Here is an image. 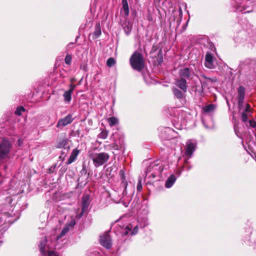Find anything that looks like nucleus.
<instances>
[{
	"instance_id": "f257e3e1",
	"label": "nucleus",
	"mask_w": 256,
	"mask_h": 256,
	"mask_svg": "<svg viewBox=\"0 0 256 256\" xmlns=\"http://www.w3.org/2000/svg\"><path fill=\"white\" fill-rule=\"evenodd\" d=\"M132 68L138 72H140L144 67V62L142 55L137 52H134L130 59Z\"/></svg>"
},
{
	"instance_id": "f03ea898",
	"label": "nucleus",
	"mask_w": 256,
	"mask_h": 256,
	"mask_svg": "<svg viewBox=\"0 0 256 256\" xmlns=\"http://www.w3.org/2000/svg\"><path fill=\"white\" fill-rule=\"evenodd\" d=\"M90 158L92 159L96 167L102 166L110 158V156L106 152L92 154Z\"/></svg>"
},
{
	"instance_id": "7ed1b4c3",
	"label": "nucleus",
	"mask_w": 256,
	"mask_h": 256,
	"mask_svg": "<svg viewBox=\"0 0 256 256\" xmlns=\"http://www.w3.org/2000/svg\"><path fill=\"white\" fill-rule=\"evenodd\" d=\"M11 148L10 142L7 140H4L0 144V163L6 158Z\"/></svg>"
},
{
	"instance_id": "20e7f679",
	"label": "nucleus",
	"mask_w": 256,
	"mask_h": 256,
	"mask_svg": "<svg viewBox=\"0 0 256 256\" xmlns=\"http://www.w3.org/2000/svg\"><path fill=\"white\" fill-rule=\"evenodd\" d=\"M178 75L180 78L192 80L194 78L195 74L192 70L186 67L179 70Z\"/></svg>"
},
{
	"instance_id": "39448f33",
	"label": "nucleus",
	"mask_w": 256,
	"mask_h": 256,
	"mask_svg": "<svg viewBox=\"0 0 256 256\" xmlns=\"http://www.w3.org/2000/svg\"><path fill=\"white\" fill-rule=\"evenodd\" d=\"M100 244L107 249H110L112 246V239L110 234H106L100 236Z\"/></svg>"
},
{
	"instance_id": "423d86ee",
	"label": "nucleus",
	"mask_w": 256,
	"mask_h": 256,
	"mask_svg": "<svg viewBox=\"0 0 256 256\" xmlns=\"http://www.w3.org/2000/svg\"><path fill=\"white\" fill-rule=\"evenodd\" d=\"M157 50V46H153L150 54L152 55V57H155L156 58L158 64H161L163 62L162 51V49H159L158 53L156 54L157 56L154 55Z\"/></svg>"
},
{
	"instance_id": "0eeeda50",
	"label": "nucleus",
	"mask_w": 256,
	"mask_h": 256,
	"mask_svg": "<svg viewBox=\"0 0 256 256\" xmlns=\"http://www.w3.org/2000/svg\"><path fill=\"white\" fill-rule=\"evenodd\" d=\"M74 118L72 115L69 114L64 118L60 119L56 124L57 128L64 127L70 124L73 121Z\"/></svg>"
},
{
	"instance_id": "6e6552de",
	"label": "nucleus",
	"mask_w": 256,
	"mask_h": 256,
	"mask_svg": "<svg viewBox=\"0 0 256 256\" xmlns=\"http://www.w3.org/2000/svg\"><path fill=\"white\" fill-rule=\"evenodd\" d=\"M175 84L180 89L182 92H186L187 91L188 86L186 80L183 79L182 78H179L175 80Z\"/></svg>"
},
{
	"instance_id": "1a4fd4ad",
	"label": "nucleus",
	"mask_w": 256,
	"mask_h": 256,
	"mask_svg": "<svg viewBox=\"0 0 256 256\" xmlns=\"http://www.w3.org/2000/svg\"><path fill=\"white\" fill-rule=\"evenodd\" d=\"M90 205V196L88 194H84L82 196V210L81 215L82 214L88 209Z\"/></svg>"
},
{
	"instance_id": "9d476101",
	"label": "nucleus",
	"mask_w": 256,
	"mask_h": 256,
	"mask_svg": "<svg viewBox=\"0 0 256 256\" xmlns=\"http://www.w3.org/2000/svg\"><path fill=\"white\" fill-rule=\"evenodd\" d=\"M205 66L210 69L214 68L213 56L211 53L208 52L205 57Z\"/></svg>"
},
{
	"instance_id": "9b49d317",
	"label": "nucleus",
	"mask_w": 256,
	"mask_h": 256,
	"mask_svg": "<svg viewBox=\"0 0 256 256\" xmlns=\"http://www.w3.org/2000/svg\"><path fill=\"white\" fill-rule=\"evenodd\" d=\"M196 145L192 142H187L186 150V156L190 158L193 152L195 150Z\"/></svg>"
},
{
	"instance_id": "f8f14e48",
	"label": "nucleus",
	"mask_w": 256,
	"mask_h": 256,
	"mask_svg": "<svg viewBox=\"0 0 256 256\" xmlns=\"http://www.w3.org/2000/svg\"><path fill=\"white\" fill-rule=\"evenodd\" d=\"M80 153V150L77 148L74 149L71 154V155L69 158L68 159V162H66V164H70L72 162L75 161L76 158L77 156Z\"/></svg>"
},
{
	"instance_id": "ddd939ff",
	"label": "nucleus",
	"mask_w": 256,
	"mask_h": 256,
	"mask_svg": "<svg viewBox=\"0 0 256 256\" xmlns=\"http://www.w3.org/2000/svg\"><path fill=\"white\" fill-rule=\"evenodd\" d=\"M201 78H204L206 80H200V82L202 84V91H203L204 88L208 86V81H210L211 82H216V80H213L212 78H210L206 77L204 75H201Z\"/></svg>"
},
{
	"instance_id": "4468645a",
	"label": "nucleus",
	"mask_w": 256,
	"mask_h": 256,
	"mask_svg": "<svg viewBox=\"0 0 256 256\" xmlns=\"http://www.w3.org/2000/svg\"><path fill=\"white\" fill-rule=\"evenodd\" d=\"M238 100H244L246 94V89L242 86H240L238 88Z\"/></svg>"
},
{
	"instance_id": "2eb2a0df",
	"label": "nucleus",
	"mask_w": 256,
	"mask_h": 256,
	"mask_svg": "<svg viewBox=\"0 0 256 256\" xmlns=\"http://www.w3.org/2000/svg\"><path fill=\"white\" fill-rule=\"evenodd\" d=\"M176 180V178L174 174H172L167 179L165 183V186L167 188H170Z\"/></svg>"
},
{
	"instance_id": "dca6fc26",
	"label": "nucleus",
	"mask_w": 256,
	"mask_h": 256,
	"mask_svg": "<svg viewBox=\"0 0 256 256\" xmlns=\"http://www.w3.org/2000/svg\"><path fill=\"white\" fill-rule=\"evenodd\" d=\"M46 242H47V239H46V237H44V238H42L41 240L40 243L39 244L38 246H39L40 250V252L42 254H45V248H46Z\"/></svg>"
},
{
	"instance_id": "f3484780",
	"label": "nucleus",
	"mask_w": 256,
	"mask_h": 256,
	"mask_svg": "<svg viewBox=\"0 0 256 256\" xmlns=\"http://www.w3.org/2000/svg\"><path fill=\"white\" fill-rule=\"evenodd\" d=\"M172 92L174 95V96L179 100L182 99L183 98V94L182 92V90H180L178 88L176 87H174L172 88Z\"/></svg>"
},
{
	"instance_id": "a211bd4d",
	"label": "nucleus",
	"mask_w": 256,
	"mask_h": 256,
	"mask_svg": "<svg viewBox=\"0 0 256 256\" xmlns=\"http://www.w3.org/2000/svg\"><path fill=\"white\" fill-rule=\"evenodd\" d=\"M216 106L214 104H210L202 108V110L204 113H209L215 110Z\"/></svg>"
},
{
	"instance_id": "6ab92c4d",
	"label": "nucleus",
	"mask_w": 256,
	"mask_h": 256,
	"mask_svg": "<svg viewBox=\"0 0 256 256\" xmlns=\"http://www.w3.org/2000/svg\"><path fill=\"white\" fill-rule=\"evenodd\" d=\"M122 10L125 16H128L129 14V8L126 0H122Z\"/></svg>"
},
{
	"instance_id": "aec40b11",
	"label": "nucleus",
	"mask_w": 256,
	"mask_h": 256,
	"mask_svg": "<svg viewBox=\"0 0 256 256\" xmlns=\"http://www.w3.org/2000/svg\"><path fill=\"white\" fill-rule=\"evenodd\" d=\"M72 92L70 91L66 90V91L64 94L63 96L64 98V100L66 102H70L72 99Z\"/></svg>"
},
{
	"instance_id": "412c9836",
	"label": "nucleus",
	"mask_w": 256,
	"mask_h": 256,
	"mask_svg": "<svg viewBox=\"0 0 256 256\" xmlns=\"http://www.w3.org/2000/svg\"><path fill=\"white\" fill-rule=\"evenodd\" d=\"M108 122L110 126H112L118 123V120L116 117L112 116L108 119Z\"/></svg>"
},
{
	"instance_id": "4be33fe9",
	"label": "nucleus",
	"mask_w": 256,
	"mask_h": 256,
	"mask_svg": "<svg viewBox=\"0 0 256 256\" xmlns=\"http://www.w3.org/2000/svg\"><path fill=\"white\" fill-rule=\"evenodd\" d=\"M70 230V225H66L65 227L63 228V230H62L60 234L58 236V238H60L64 236L66 233H67Z\"/></svg>"
},
{
	"instance_id": "5701e85b",
	"label": "nucleus",
	"mask_w": 256,
	"mask_h": 256,
	"mask_svg": "<svg viewBox=\"0 0 256 256\" xmlns=\"http://www.w3.org/2000/svg\"><path fill=\"white\" fill-rule=\"evenodd\" d=\"M116 63V60L113 58H110L107 60L106 65L108 67L110 68L114 66Z\"/></svg>"
},
{
	"instance_id": "b1692460",
	"label": "nucleus",
	"mask_w": 256,
	"mask_h": 256,
	"mask_svg": "<svg viewBox=\"0 0 256 256\" xmlns=\"http://www.w3.org/2000/svg\"><path fill=\"white\" fill-rule=\"evenodd\" d=\"M26 111V109L24 108L23 106H19L17 108L14 114H15L20 116L22 115V112Z\"/></svg>"
},
{
	"instance_id": "393cba45",
	"label": "nucleus",
	"mask_w": 256,
	"mask_h": 256,
	"mask_svg": "<svg viewBox=\"0 0 256 256\" xmlns=\"http://www.w3.org/2000/svg\"><path fill=\"white\" fill-rule=\"evenodd\" d=\"M102 33H90L88 35V38L90 40L98 38L101 34Z\"/></svg>"
},
{
	"instance_id": "a878e982",
	"label": "nucleus",
	"mask_w": 256,
	"mask_h": 256,
	"mask_svg": "<svg viewBox=\"0 0 256 256\" xmlns=\"http://www.w3.org/2000/svg\"><path fill=\"white\" fill-rule=\"evenodd\" d=\"M72 56L70 54H67L64 58L65 63L66 64L70 65L72 62Z\"/></svg>"
},
{
	"instance_id": "bb28decb",
	"label": "nucleus",
	"mask_w": 256,
	"mask_h": 256,
	"mask_svg": "<svg viewBox=\"0 0 256 256\" xmlns=\"http://www.w3.org/2000/svg\"><path fill=\"white\" fill-rule=\"evenodd\" d=\"M108 135V133L106 131L102 130L99 134V138H102V139H105L107 138Z\"/></svg>"
},
{
	"instance_id": "cd10ccee",
	"label": "nucleus",
	"mask_w": 256,
	"mask_h": 256,
	"mask_svg": "<svg viewBox=\"0 0 256 256\" xmlns=\"http://www.w3.org/2000/svg\"><path fill=\"white\" fill-rule=\"evenodd\" d=\"M142 180L140 178L136 186L137 190L138 192H140L142 190Z\"/></svg>"
},
{
	"instance_id": "c85d7f7f",
	"label": "nucleus",
	"mask_w": 256,
	"mask_h": 256,
	"mask_svg": "<svg viewBox=\"0 0 256 256\" xmlns=\"http://www.w3.org/2000/svg\"><path fill=\"white\" fill-rule=\"evenodd\" d=\"M241 118L243 122H245L248 120V116L245 112H243L241 115Z\"/></svg>"
},
{
	"instance_id": "c756f323",
	"label": "nucleus",
	"mask_w": 256,
	"mask_h": 256,
	"mask_svg": "<svg viewBox=\"0 0 256 256\" xmlns=\"http://www.w3.org/2000/svg\"><path fill=\"white\" fill-rule=\"evenodd\" d=\"M80 172L82 175L86 176L87 174L88 171L84 164L82 165V169L81 170Z\"/></svg>"
},
{
	"instance_id": "7c9ffc66",
	"label": "nucleus",
	"mask_w": 256,
	"mask_h": 256,
	"mask_svg": "<svg viewBox=\"0 0 256 256\" xmlns=\"http://www.w3.org/2000/svg\"><path fill=\"white\" fill-rule=\"evenodd\" d=\"M66 140H62L58 142V148H62L66 145Z\"/></svg>"
},
{
	"instance_id": "2f4dec72",
	"label": "nucleus",
	"mask_w": 256,
	"mask_h": 256,
	"mask_svg": "<svg viewBox=\"0 0 256 256\" xmlns=\"http://www.w3.org/2000/svg\"><path fill=\"white\" fill-rule=\"evenodd\" d=\"M48 256H59V255L54 251L50 250L48 252Z\"/></svg>"
},
{
	"instance_id": "473e14b6",
	"label": "nucleus",
	"mask_w": 256,
	"mask_h": 256,
	"mask_svg": "<svg viewBox=\"0 0 256 256\" xmlns=\"http://www.w3.org/2000/svg\"><path fill=\"white\" fill-rule=\"evenodd\" d=\"M250 126L252 128L256 127V122L254 120H249Z\"/></svg>"
},
{
	"instance_id": "72a5a7b5",
	"label": "nucleus",
	"mask_w": 256,
	"mask_h": 256,
	"mask_svg": "<svg viewBox=\"0 0 256 256\" xmlns=\"http://www.w3.org/2000/svg\"><path fill=\"white\" fill-rule=\"evenodd\" d=\"M250 110H251V108H250V104H246V108L244 112H250Z\"/></svg>"
},
{
	"instance_id": "f704fd0d",
	"label": "nucleus",
	"mask_w": 256,
	"mask_h": 256,
	"mask_svg": "<svg viewBox=\"0 0 256 256\" xmlns=\"http://www.w3.org/2000/svg\"><path fill=\"white\" fill-rule=\"evenodd\" d=\"M244 102V100H238V106L239 108L240 109V108H242Z\"/></svg>"
},
{
	"instance_id": "c9c22d12",
	"label": "nucleus",
	"mask_w": 256,
	"mask_h": 256,
	"mask_svg": "<svg viewBox=\"0 0 256 256\" xmlns=\"http://www.w3.org/2000/svg\"><path fill=\"white\" fill-rule=\"evenodd\" d=\"M75 88H76V85L71 84L70 85V89L68 90V91H70V92L72 93L73 92V91L74 90Z\"/></svg>"
},
{
	"instance_id": "e433bc0d",
	"label": "nucleus",
	"mask_w": 256,
	"mask_h": 256,
	"mask_svg": "<svg viewBox=\"0 0 256 256\" xmlns=\"http://www.w3.org/2000/svg\"><path fill=\"white\" fill-rule=\"evenodd\" d=\"M138 232V228L137 226H136L134 228V230H132V232H131V234L132 235H134V234H136Z\"/></svg>"
},
{
	"instance_id": "4c0bfd02",
	"label": "nucleus",
	"mask_w": 256,
	"mask_h": 256,
	"mask_svg": "<svg viewBox=\"0 0 256 256\" xmlns=\"http://www.w3.org/2000/svg\"><path fill=\"white\" fill-rule=\"evenodd\" d=\"M132 226L131 225H128L126 226L125 230H127L128 232H130L132 230Z\"/></svg>"
},
{
	"instance_id": "58836bf2",
	"label": "nucleus",
	"mask_w": 256,
	"mask_h": 256,
	"mask_svg": "<svg viewBox=\"0 0 256 256\" xmlns=\"http://www.w3.org/2000/svg\"><path fill=\"white\" fill-rule=\"evenodd\" d=\"M76 224L75 220H72L70 223V224H68V225H70V227H73Z\"/></svg>"
},
{
	"instance_id": "ea45409f",
	"label": "nucleus",
	"mask_w": 256,
	"mask_h": 256,
	"mask_svg": "<svg viewBox=\"0 0 256 256\" xmlns=\"http://www.w3.org/2000/svg\"><path fill=\"white\" fill-rule=\"evenodd\" d=\"M112 148L115 150H119V146L116 144H113Z\"/></svg>"
},
{
	"instance_id": "a19ab883",
	"label": "nucleus",
	"mask_w": 256,
	"mask_h": 256,
	"mask_svg": "<svg viewBox=\"0 0 256 256\" xmlns=\"http://www.w3.org/2000/svg\"><path fill=\"white\" fill-rule=\"evenodd\" d=\"M129 233V232H128L127 230L124 229V232L122 234V236H126Z\"/></svg>"
},
{
	"instance_id": "79ce46f5",
	"label": "nucleus",
	"mask_w": 256,
	"mask_h": 256,
	"mask_svg": "<svg viewBox=\"0 0 256 256\" xmlns=\"http://www.w3.org/2000/svg\"><path fill=\"white\" fill-rule=\"evenodd\" d=\"M59 158H60V159H62V160H64V156H62V155H61V156H60Z\"/></svg>"
},
{
	"instance_id": "37998d69",
	"label": "nucleus",
	"mask_w": 256,
	"mask_h": 256,
	"mask_svg": "<svg viewBox=\"0 0 256 256\" xmlns=\"http://www.w3.org/2000/svg\"><path fill=\"white\" fill-rule=\"evenodd\" d=\"M179 12H180V14H182V11L181 8H179Z\"/></svg>"
},
{
	"instance_id": "c03bdc74",
	"label": "nucleus",
	"mask_w": 256,
	"mask_h": 256,
	"mask_svg": "<svg viewBox=\"0 0 256 256\" xmlns=\"http://www.w3.org/2000/svg\"><path fill=\"white\" fill-rule=\"evenodd\" d=\"M64 154V152L63 151H62V156Z\"/></svg>"
},
{
	"instance_id": "a18cd8bd",
	"label": "nucleus",
	"mask_w": 256,
	"mask_h": 256,
	"mask_svg": "<svg viewBox=\"0 0 256 256\" xmlns=\"http://www.w3.org/2000/svg\"><path fill=\"white\" fill-rule=\"evenodd\" d=\"M79 38V36H76V39L78 38Z\"/></svg>"
}]
</instances>
